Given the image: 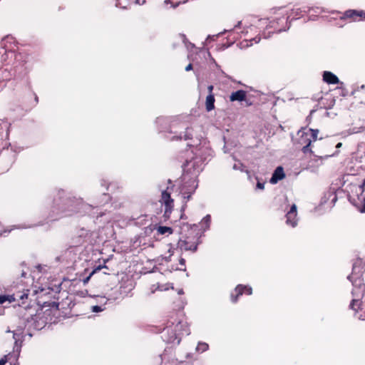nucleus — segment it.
<instances>
[{
    "label": "nucleus",
    "mask_w": 365,
    "mask_h": 365,
    "mask_svg": "<svg viewBox=\"0 0 365 365\" xmlns=\"http://www.w3.org/2000/svg\"><path fill=\"white\" fill-rule=\"evenodd\" d=\"M341 145H342V143H338L336 144V148H341Z\"/></svg>",
    "instance_id": "nucleus-38"
},
{
    "label": "nucleus",
    "mask_w": 365,
    "mask_h": 365,
    "mask_svg": "<svg viewBox=\"0 0 365 365\" xmlns=\"http://www.w3.org/2000/svg\"><path fill=\"white\" fill-rule=\"evenodd\" d=\"M288 17L282 16L279 18H275L269 22V27L273 29L272 33L280 32L284 30V24H287Z\"/></svg>",
    "instance_id": "nucleus-9"
},
{
    "label": "nucleus",
    "mask_w": 365,
    "mask_h": 365,
    "mask_svg": "<svg viewBox=\"0 0 365 365\" xmlns=\"http://www.w3.org/2000/svg\"><path fill=\"white\" fill-rule=\"evenodd\" d=\"M364 204H365V198L364 199Z\"/></svg>",
    "instance_id": "nucleus-42"
},
{
    "label": "nucleus",
    "mask_w": 365,
    "mask_h": 365,
    "mask_svg": "<svg viewBox=\"0 0 365 365\" xmlns=\"http://www.w3.org/2000/svg\"><path fill=\"white\" fill-rule=\"evenodd\" d=\"M145 0H116V6L122 9H128L132 4H143Z\"/></svg>",
    "instance_id": "nucleus-12"
},
{
    "label": "nucleus",
    "mask_w": 365,
    "mask_h": 365,
    "mask_svg": "<svg viewBox=\"0 0 365 365\" xmlns=\"http://www.w3.org/2000/svg\"><path fill=\"white\" fill-rule=\"evenodd\" d=\"M14 58L16 61V62L19 63L18 65L24 66L26 63V60L24 59L25 55H24L21 53H16L14 51H5L4 54L2 56V60L4 61H6L7 58Z\"/></svg>",
    "instance_id": "nucleus-8"
},
{
    "label": "nucleus",
    "mask_w": 365,
    "mask_h": 365,
    "mask_svg": "<svg viewBox=\"0 0 365 365\" xmlns=\"http://www.w3.org/2000/svg\"><path fill=\"white\" fill-rule=\"evenodd\" d=\"M192 129L191 128H187L185 135L183 136V138L185 140H191L192 138Z\"/></svg>",
    "instance_id": "nucleus-27"
},
{
    "label": "nucleus",
    "mask_w": 365,
    "mask_h": 365,
    "mask_svg": "<svg viewBox=\"0 0 365 365\" xmlns=\"http://www.w3.org/2000/svg\"><path fill=\"white\" fill-rule=\"evenodd\" d=\"M18 356L19 354L15 355L9 353L0 359V365H4L6 362H9L11 365L13 364L15 365V362L17 361Z\"/></svg>",
    "instance_id": "nucleus-18"
},
{
    "label": "nucleus",
    "mask_w": 365,
    "mask_h": 365,
    "mask_svg": "<svg viewBox=\"0 0 365 365\" xmlns=\"http://www.w3.org/2000/svg\"><path fill=\"white\" fill-rule=\"evenodd\" d=\"M355 206L357 207L360 212L365 213V204H363L361 206H358L355 205Z\"/></svg>",
    "instance_id": "nucleus-30"
},
{
    "label": "nucleus",
    "mask_w": 365,
    "mask_h": 365,
    "mask_svg": "<svg viewBox=\"0 0 365 365\" xmlns=\"http://www.w3.org/2000/svg\"><path fill=\"white\" fill-rule=\"evenodd\" d=\"M285 178V174L284 173V170L282 167L279 166L276 168V170L274 171V173L272 174V176L270 179V182L272 184L277 183L279 180H282Z\"/></svg>",
    "instance_id": "nucleus-14"
},
{
    "label": "nucleus",
    "mask_w": 365,
    "mask_h": 365,
    "mask_svg": "<svg viewBox=\"0 0 365 365\" xmlns=\"http://www.w3.org/2000/svg\"><path fill=\"white\" fill-rule=\"evenodd\" d=\"M103 267V266H101V265H99L98 267H96V269H94V270H93L91 274H90V275H89L88 277H87L86 278H85V279H83V284H85L88 283V282L89 281V279H90L91 277V276H92L95 272H96L97 271L101 270Z\"/></svg>",
    "instance_id": "nucleus-26"
},
{
    "label": "nucleus",
    "mask_w": 365,
    "mask_h": 365,
    "mask_svg": "<svg viewBox=\"0 0 365 365\" xmlns=\"http://www.w3.org/2000/svg\"><path fill=\"white\" fill-rule=\"evenodd\" d=\"M160 202L165 205V215H170L174 207V200L171 197L170 192L167 190H163Z\"/></svg>",
    "instance_id": "nucleus-7"
},
{
    "label": "nucleus",
    "mask_w": 365,
    "mask_h": 365,
    "mask_svg": "<svg viewBox=\"0 0 365 365\" xmlns=\"http://www.w3.org/2000/svg\"><path fill=\"white\" fill-rule=\"evenodd\" d=\"M243 101L245 102V105L247 106H252L253 104V103L249 98H247V97H246V99L244 100Z\"/></svg>",
    "instance_id": "nucleus-34"
},
{
    "label": "nucleus",
    "mask_w": 365,
    "mask_h": 365,
    "mask_svg": "<svg viewBox=\"0 0 365 365\" xmlns=\"http://www.w3.org/2000/svg\"><path fill=\"white\" fill-rule=\"evenodd\" d=\"M192 188H191V190L189 191V192H182V195H183V197L184 199L185 200V202L186 203L188 200H190L191 197H192V194L195 192V190L197 187V185H195V182L192 180Z\"/></svg>",
    "instance_id": "nucleus-22"
},
{
    "label": "nucleus",
    "mask_w": 365,
    "mask_h": 365,
    "mask_svg": "<svg viewBox=\"0 0 365 365\" xmlns=\"http://www.w3.org/2000/svg\"><path fill=\"white\" fill-rule=\"evenodd\" d=\"M353 117L354 118V121L356 120L361 121V123L359 124L360 128H365V106H361L359 112L354 113Z\"/></svg>",
    "instance_id": "nucleus-17"
},
{
    "label": "nucleus",
    "mask_w": 365,
    "mask_h": 365,
    "mask_svg": "<svg viewBox=\"0 0 365 365\" xmlns=\"http://www.w3.org/2000/svg\"><path fill=\"white\" fill-rule=\"evenodd\" d=\"M288 17L282 16L279 18H275L269 22V27L273 29L272 33L280 32L284 30V24H287Z\"/></svg>",
    "instance_id": "nucleus-10"
},
{
    "label": "nucleus",
    "mask_w": 365,
    "mask_h": 365,
    "mask_svg": "<svg viewBox=\"0 0 365 365\" xmlns=\"http://www.w3.org/2000/svg\"><path fill=\"white\" fill-rule=\"evenodd\" d=\"M215 95L211 93L208 94L205 100V109L207 111L210 112L215 109Z\"/></svg>",
    "instance_id": "nucleus-19"
},
{
    "label": "nucleus",
    "mask_w": 365,
    "mask_h": 365,
    "mask_svg": "<svg viewBox=\"0 0 365 365\" xmlns=\"http://www.w3.org/2000/svg\"><path fill=\"white\" fill-rule=\"evenodd\" d=\"M192 69V63H189L186 67H185V71H189L190 70Z\"/></svg>",
    "instance_id": "nucleus-35"
},
{
    "label": "nucleus",
    "mask_w": 365,
    "mask_h": 365,
    "mask_svg": "<svg viewBox=\"0 0 365 365\" xmlns=\"http://www.w3.org/2000/svg\"><path fill=\"white\" fill-rule=\"evenodd\" d=\"M17 298L15 296V294L11 295H0V304H4L6 302H9V303L16 302Z\"/></svg>",
    "instance_id": "nucleus-20"
},
{
    "label": "nucleus",
    "mask_w": 365,
    "mask_h": 365,
    "mask_svg": "<svg viewBox=\"0 0 365 365\" xmlns=\"http://www.w3.org/2000/svg\"><path fill=\"white\" fill-rule=\"evenodd\" d=\"M187 0H165V4H170L173 7L178 6L180 4L187 2Z\"/></svg>",
    "instance_id": "nucleus-23"
},
{
    "label": "nucleus",
    "mask_w": 365,
    "mask_h": 365,
    "mask_svg": "<svg viewBox=\"0 0 365 365\" xmlns=\"http://www.w3.org/2000/svg\"><path fill=\"white\" fill-rule=\"evenodd\" d=\"M175 139H176V140H178V139H182V137H181V136H180V137H178V136H173V137L172 138V140H175Z\"/></svg>",
    "instance_id": "nucleus-36"
},
{
    "label": "nucleus",
    "mask_w": 365,
    "mask_h": 365,
    "mask_svg": "<svg viewBox=\"0 0 365 365\" xmlns=\"http://www.w3.org/2000/svg\"><path fill=\"white\" fill-rule=\"evenodd\" d=\"M243 294L251 295L252 294V287L247 285L238 284L230 294L231 302L232 303L237 302L239 297Z\"/></svg>",
    "instance_id": "nucleus-6"
},
{
    "label": "nucleus",
    "mask_w": 365,
    "mask_h": 365,
    "mask_svg": "<svg viewBox=\"0 0 365 365\" xmlns=\"http://www.w3.org/2000/svg\"><path fill=\"white\" fill-rule=\"evenodd\" d=\"M82 242H83V239L81 238V236H78L76 237V241H75L76 245L75 246L80 245L82 244Z\"/></svg>",
    "instance_id": "nucleus-29"
},
{
    "label": "nucleus",
    "mask_w": 365,
    "mask_h": 365,
    "mask_svg": "<svg viewBox=\"0 0 365 365\" xmlns=\"http://www.w3.org/2000/svg\"><path fill=\"white\" fill-rule=\"evenodd\" d=\"M213 89H214V86L212 85H210L207 86V91H208V94H214L213 93Z\"/></svg>",
    "instance_id": "nucleus-33"
},
{
    "label": "nucleus",
    "mask_w": 365,
    "mask_h": 365,
    "mask_svg": "<svg viewBox=\"0 0 365 365\" xmlns=\"http://www.w3.org/2000/svg\"><path fill=\"white\" fill-rule=\"evenodd\" d=\"M34 96H35V101H36V103H38V96L36 94H34Z\"/></svg>",
    "instance_id": "nucleus-39"
},
{
    "label": "nucleus",
    "mask_w": 365,
    "mask_h": 365,
    "mask_svg": "<svg viewBox=\"0 0 365 365\" xmlns=\"http://www.w3.org/2000/svg\"><path fill=\"white\" fill-rule=\"evenodd\" d=\"M74 202L71 199H66L61 203H56L52 207L50 217L53 220H58L62 217L71 216L77 212L74 206Z\"/></svg>",
    "instance_id": "nucleus-1"
},
{
    "label": "nucleus",
    "mask_w": 365,
    "mask_h": 365,
    "mask_svg": "<svg viewBox=\"0 0 365 365\" xmlns=\"http://www.w3.org/2000/svg\"><path fill=\"white\" fill-rule=\"evenodd\" d=\"M193 227L196 230L197 227L195 225H193Z\"/></svg>",
    "instance_id": "nucleus-41"
},
{
    "label": "nucleus",
    "mask_w": 365,
    "mask_h": 365,
    "mask_svg": "<svg viewBox=\"0 0 365 365\" xmlns=\"http://www.w3.org/2000/svg\"><path fill=\"white\" fill-rule=\"evenodd\" d=\"M322 76L323 81L329 84L339 83L338 77L331 71H324Z\"/></svg>",
    "instance_id": "nucleus-15"
},
{
    "label": "nucleus",
    "mask_w": 365,
    "mask_h": 365,
    "mask_svg": "<svg viewBox=\"0 0 365 365\" xmlns=\"http://www.w3.org/2000/svg\"><path fill=\"white\" fill-rule=\"evenodd\" d=\"M29 289L24 290L23 292H17L15 293V296L17 298L16 302H18L19 307L25 311L29 312L28 316H24L26 321H29L30 318H32V317L34 316L36 313L34 302H32V300L29 298Z\"/></svg>",
    "instance_id": "nucleus-3"
},
{
    "label": "nucleus",
    "mask_w": 365,
    "mask_h": 365,
    "mask_svg": "<svg viewBox=\"0 0 365 365\" xmlns=\"http://www.w3.org/2000/svg\"><path fill=\"white\" fill-rule=\"evenodd\" d=\"M180 262V263H181L182 264H185V259H181Z\"/></svg>",
    "instance_id": "nucleus-40"
},
{
    "label": "nucleus",
    "mask_w": 365,
    "mask_h": 365,
    "mask_svg": "<svg viewBox=\"0 0 365 365\" xmlns=\"http://www.w3.org/2000/svg\"><path fill=\"white\" fill-rule=\"evenodd\" d=\"M257 187L260 190H263L264 188V183L257 182Z\"/></svg>",
    "instance_id": "nucleus-32"
},
{
    "label": "nucleus",
    "mask_w": 365,
    "mask_h": 365,
    "mask_svg": "<svg viewBox=\"0 0 365 365\" xmlns=\"http://www.w3.org/2000/svg\"><path fill=\"white\" fill-rule=\"evenodd\" d=\"M156 230L157 232L160 235H170L173 232V229L167 226H158Z\"/></svg>",
    "instance_id": "nucleus-21"
},
{
    "label": "nucleus",
    "mask_w": 365,
    "mask_h": 365,
    "mask_svg": "<svg viewBox=\"0 0 365 365\" xmlns=\"http://www.w3.org/2000/svg\"><path fill=\"white\" fill-rule=\"evenodd\" d=\"M209 348V345L205 342H199L197 346V351L200 352H204L207 351Z\"/></svg>",
    "instance_id": "nucleus-25"
},
{
    "label": "nucleus",
    "mask_w": 365,
    "mask_h": 365,
    "mask_svg": "<svg viewBox=\"0 0 365 365\" xmlns=\"http://www.w3.org/2000/svg\"><path fill=\"white\" fill-rule=\"evenodd\" d=\"M297 206L295 204H293L291 206V208L289 211L286 215V223L288 225H290L292 227H295L297 224Z\"/></svg>",
    "instance_id": "nucleus-11"
},
{
    "label": "nucleus",
    "mask_w": 365,
    "mask_h": 365,
    "mask_svg": "<svg viewBox=\"0 0 365 365\" xmlns=\"http://www.w3.org/2000/svg\"><path fill=\"white\" fill-rule=\"evenodd\" d=\"M197 159L192 158L191 160H186L185 162L182 164V168L185 172L191 173L192 170L195 172L196 170H198V167L197 168Z\"/></svg>",
    "instance_id": "nucleus-13"
},
{
    "label": "nucleus",
    "mask_w": 365,
    "mask_h": 365,
    "mask_svg": "<svg viewBox=\"0 0 365 365\" xmlns=\"http://www.w3.org/2000/svg\"><path fill=\"white\" fill-rule=\"evenodd\" d=\"M204 219L206 220V222L207 221H210V215H207Z\"/></svg>",
    "instance_id": "nucleus-37"
},
{
    "label": "nucleus",
    "mask_w": 365,
    "mask_h": 365,
    "mask_svg": "<svg viewBox=\"0 0 365 365\" xmlns=\"http://www.w3.org/2000/svg\"><path fill=\"white\" fill-rule=\"evenodd\" d=\"M189 235L185 237L184 239H180L178 242V247L182 250L195 252L197 248V245L200 243V234L198 232H195V230H192Z\"/></svg>",
    "instance_id": "nucleus-4"
},
{
    "label": "nucleus",
    "mask_w": 365,
    "mask_h": 365,
    "mask_svg": "<svg viewBox=\"0 0 365 365\" xmlns=\"http://www.w3.org/2000/svg\"><path fill=\"white\" fill-rule=\"evenodd\" d=\"M247 92L244 90H238L235 92H232L230 96V101H243L246 99Z\"/></svg>",
    "instance_id": "nucleus-16"
},
{
    "label": "nucleus",
    "mask_w": 365,
    "mask_h": 365,
    "mask_svg": "<svg viewBox=\"0 0 365 365\" xmlns=\"http://www.w3.org/2000/svg\"><path fill=\"white\" fill-rule=\"evenodd\" d=\"M245 40L250 41V44L252 45L253 44L252 41H254L255 43L259 42L260 37L257 36L255 38H245Z\"/></svg>",
    "instance_id": "nucleus-28"
},
{
    "label": "nucleus",
    "mask_w": 365,
    "mask_h": 365,
    "mask_svg": "<svg viewBox=\"0 0 365 365\" xmlns=\"http://www.w3.org/2000/svg\"><path fill=\"white\" fill-rule=\"evenodd\" d=\"M340 19H349L350 22L365 21V11L363 10L349 9L343 14Z\"/></svg>",
    "instance_id": "nucleus-5"
},
{
    "label": "nucleus",
    "mask_w": 365,
    "mask_h": 365,
    "mask_svg": "<svg viewBox=\"0 0 365 365\" xmlns=\"http://www.w3.org/2000/svg\"><path fill=\"white\" fill-rule=\"evenodd\" d=\"M92 311L94 312H99L102 311V309L100 306L96 305L92 307Z\"/></svg>",
    "instance_id": "nucleus-31"
},
{
    "label": "nucleus",
    "mask_w": 365,
    "mask_h": 365,
    "mask_svg": "<svg viewBox=\"0 0 365 365\" xmlns=\"http://www.w3.org/2000/svg\"><path fill=\"white\" fill-rule=\"evenodd\" d=\"M319 130L303 128L298 132V143L303 145L302 152H312L310 146L312 142L317 140Z\"/></svg>",
    "instance_id": "nucleus-2"
},
{
    "label": "nucleus",
    "mask_w": 365,
    "mask_h": 365,
    "mask_svg": "<svg viewBox=\"0 0 365 365\" xmlns=\"http://www.w3.org/2000/svg\"><path fill=\"white\" fill-rule=\"evenodd\" d=\"M360 304H361V302L359 300L352 299V301L351 302V303L349 304V307H350V309L357 312L360 307Z\"/></svg>",
    "instance_id": "nucleus-24"
}]
</instances>
